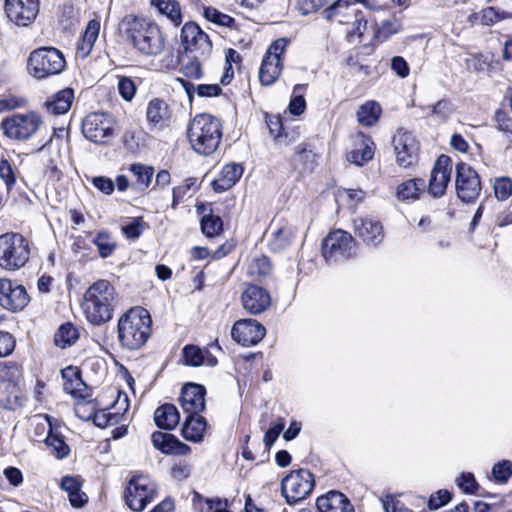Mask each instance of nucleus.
Returning a JSON list of instances; mask_svg holds the SVG:
<instances>
[{
    "instance_id": "423d86ee",
    "label": "nucleus",
    "mask_w": 512,
    "mask_h": 512,
    "mask_svg": "<svg viewBox=\"0 0 512 512\" xmlns=\"http://www.w3.org/2000/svg\"><path fill=\"white\" fill-rule=\"evenodd\" d=\"M65 67V57L55 47L37 48L30 53L27 60L28 73L39 80L59 75Z\"/></svg>"
},
{
    "instance_id": "72a5a7b5",
    "label": "nucleus",
    "mask_w": 512,
    "mask_h": 512,
    "mask_svg": "<svg viewBox=\"0 0 512 512\" xmlns=\"http://www.w3.org/2000/svg\"><path fill=\"white\" fill-rule=\"evenodd\" d=\"M425 187V181L421 178L403 181L396 188V198L402 202L418 200L424 192Z\"/></svg>"
},
{
    "instance_id": "a878e982",
    "label": "nucleus",
    "mask_w": 512,
    "mask_h": 512,
    "mask_svg": "<svg viewBox=\"0 0 512 512\" xmlns=\"http://www.w3.org/2000/svg\"><path fill=\"white\" fill-rule=\"evenodd\" d=\"M375 144L372 139L363 133H358L354 142V149L351 150L347 159L358 166L370 161L373 158Z\"/></svg>"
},
{
    "instance_id": "a18cd8bd",
    "label": "nucleus",
    "mask_w": 512,
    "mask_h": 512,
    "mask_svg": "<svg viewBox=\"0 0 512 512\" xmlns=\"http://www.w3.org/2000/svg\"><path fill=\"white\" fill-rule=\"evenodd\" d=\"M223 222L219 216L210 214L205 215L201 220L202 232L207 237H214L221 233Z\"/></svg>"
},
{
    "instance_id": "58836bf2",
    "label": "nucleus",
    "mask_w": 512,
    "mask_h": 512,
    "mask_svg": "<svg viewBox=\"0 0 512 512\" xmlns=\"http://www.w3.org/2000/svg\"><path fill=\"white\" fill-rule=\"evenodd\" d=\"M79 338L77 328L71 323H65L59 327L55 336V345L60 348H66L73 345Z\"/></svg>"
},
{
    "instance_id": "de8ad7c7",
    "label": "nucleus",
    "mask_w": 512,
    "mask_h": 512,
    "mask_svg": "<svg viewBox=\"0 0 512 512\" xmlns=\"http://www.w3.org/2000/svg\"><path fill=\"white\" fill-rule=\"evenodd\" d=\"M45 443L48 447L52 448L54 455L61 459L69 454V447L64 440L53 433H49L45 439Z\"/></svg>"
},
{
    "instance_id": "473e14b6",
    "label": "nucleus",
    "mask_w": 512,
    "mask_h": 512,
    "mask_svg": "<svg viewBox=\"0 0 512 512\" xmlns=\"http://www.w3.org/2000/svg\"><path fill=\"white\" fill-rule=\"evenodd\" d=\"M62 377L64 379L63 389L66 393L81 399L88 396L87 386L77 371L72 368L62 370Z\"/></svg>"
},
{
    "instance_id": "49530a36",
    "label": "nucleus",
    "mask_w": 512,
    "mask_h": 512,
    "mask_svg": "<svg viewBox=\"0 0 512 512\" xmlns=\"http://www.w3.org/2000/svg\"><path fill=\"white\" fill-rule=\"evenodd\" d=\"M306 85L297 84L293 89V96L289 103V110L293 115H301L306 109V102L303 93Z\"/></svg>"
},
{
    "instance_id": "e2e57ef3",
    "label": "nucleus",
    "mask_w": 512,
    "mask_h": 512,
    "mask_svg": "<svg viewBox=\"0 0 512 512\" xmlns=\"http://www.w3.org/2000/svg\"><path fill=\"white\" fill-rule=\"evenodd\" d=\"M92 184L97 190L106 195H110L115 189L114 182L110 178L104 176L94 177L92 179Z\"/></svg>"
},
{
    "instance_id": "dca6fc26",
    "label": "nucleus",
    "mask_w": 512,
    "mask_h": 512,
    "mask_svg": "<svg viewBox=\"0 0 512 512\" xmlns=\"http://www.w3.org/2000/svg\"><path fill=\"white\" fill-rule=\"evenodd\" d=\"M181 44L185 51L207 56L212 50L209 36L194 22H187L181 29Z\"/></svg>"
},
{
    "instance_id": "39448f33",
    "label": "nucleus",
    "mask_w": 512,
    "mask_h": 512,
    "mask_svg": "<svg viewBox=\"0 0 512 512\" xmlns=\"http://www.w3.org/2000/svg\"><path fill=\"white\" fill-rule=\"evenodd\" d=\"M31 248L29 241L19 233L8 232L0 235V268L15 272L29 261Z\"/></svg>"
},
{
    "instance_id": "bf43d9fd",
    "label": "nucleus",
    "mask_w": 512,
    "mask_h": 512,
    "mask_svg": "<svg viewBox=\"0 0 512 512\" xmlns=\"http://www.w3.org/2000/svg\"><path fill=\"white\" fill-rule=\"evenodd\" d=\"M391 69L392 71L404 79L407 78L410 74V68L407 61L401 56H395L391 59Z\"/></svg>"
},
{
    "instance_id": "37998d69",
    "label": "nucleus",
    "mask_w": 512,
    "mask_h": 512,
    "mask_svg": "<svg viewBox=\"0 0 512 512\" xmlns=\"http://www.w3.org/2000/svg\"><path fill=\"white\" fill-rule=\"evenodd\" d=\"M93 243L96 245L99 255L102 258H107L112 255L116 249V242L112 236L105 231L97 233L93 239Z\"/></svg>"
},
{
    "instance_id": "cd10ccee",
    "label": "nucleus",
    "mask_w": 512,
    "mask_h": 512,
    "mask_svg": "<svg viewBox=\"0 0 512 512\" xmlns=\"http://www.w3.org/2000/svg\"><path fill=\"white\" fill-rule=\"evenodd\" d=\"M290 164L299 174L310 173L316 166V155L305 143H300L290 157Z\"/></svg>"
},
{
    "instance_id": "6e6d98bb",
    "label": "nucleus",
    "mask_w": 512,
    "mask_h": 512,
    "mask_svg": "<svg viewBox=\"0 0 512 512\" xmlns=\"http://www.w3.org/2000/svg\"><path fill=\"white\" fill-rule=\"evenodd\" d=\"M119 416L108 410H100L94 413L93 422L100 428H106L118 423Z\"/></svg>"
},
{
    "instance_id": "4468645a",
    "label": "nucleus",
    "mask_w": 512,
    "mask_h": 512,
    "mask_svg": "<svg viewBox=\"0 0 512 512\" xmlns=\"http://www.w3.org/2000/svg\"><path fill=\"white\" fill-rule=\"evenodd\" d=\"M30 298L24 286L7 278H0V306L11 312L23 310Z\"/></svg>"
},
{
    "instance_id": "6e6552de",
    "label": "nucleus",
    "mask_w": 512,
    "mask_h": 512,
    "mask_svg": "<svg viewBox=\"0 0 512 512\" xmlns=\"http://www.w3.org/2000/svg\"><path fill=\"white\" fill-rule=\"evenodd\" d=\"M314 487V477L306 469L290 472L283 478L281 493L289 505L297 504L305 500Z\"/></svg>"
},
{
    "instance_id": "f8f14e48",
    "label": "nucleus",
    "mask_w": 512,
    "mask_h": 512,
    "mask_svg": "<svg viewBox=\"0 0 512 512\" xmlns=\"http://www.w3.org/2000/svg\"><path fill=\"white\" fill-rule=\"evenodd\" d=\"M354 253V238L346 231H333L323 240L322 254L327 262L345 260L350 258Z\"/></svg>"
},
{
    "instance_id": "0eeeda50",
    "label": "nucleus",
    "mask_w": 512,
    "mask_h": 512,
    "mask_svg": "<svg viewBox=\"0 0 512 512\" xmlns=\"http://www.w3.org/2000/svg\"><path fill=\"white\" fill-rule=\"evenodd\" d=\"M43 125L42 117L35 111L15 113L3 119L1 129L6 137L14 141L31 139Z\"/></svg>"
},
{
    "instance_id": "ddd939ff",
    "label": "nucleus",
    "mask_w": 512,
    "mask_h": 512,
    "mask_svg": "<svg viewBox=\"0 0 512 512\" xmlns=\"http://www.w3.org/2000/svg\"><path fill=\"white\" fill-rule=\"evenodd\" d=\"M455 187L458 198L465 203L474 202L482 189L479 175L464 162H460L456 166Z\"/></svg>"
},
{
    "instance_id": "f03ea898",
    "label": "nucleus",
    "mask_w": 512,
    "mask_h": 512,
    "mask_svg": "<svg viewBox=\"0 0 512 512\" xmlns=\"http://www.w3.org/2000/svg\"><path fill=\"white\" fill-rule=\"evenodd\" d=\"M114 287L107 280H98L85 292L82 309L89 322L101 325L111 320L115 302Z\"/></svg>"
},
{
    "instance_id": "6ab92c4d",
    "label": "nucleus",
    "mask_w": 512,
    "mask_h": 512,
    "mask_svg": "<svg viewBox=\"0 0 512 512\" xmlns=\"http://www.w3.org/2000/svg\"><path fill=\"white\" fill-rule=\"evenodd\" d=\"M266 329L255 319H240L231 329L232 338L242 346H254L265 336Z\"/></svg>"
},
{
    "instance_id": "13d9d810",
    "label": "nucleus",
    "mask_w": 512,
    "mask_h": 512,
    "mask_svg": "<svg viewBox=\"0 0 512 512\" xmlns=\"http://www.w3.org/2000/svg\"><path fill=\"white\" fill-rule=\"evenodd\" d=\"M122 231L127 238L137 239L140 237L143 231V220L142 218H134L128 224L122 227Z\"/></svg>"
},
{
    "instance_id": "c756f323",
    "label": "nucleus",
    "mask_w": 512,
    "mask_h": 512,
    "mask_svg": "<svg viewBox=\"0 0 512 512\" xmlns=\"http://www.w3.org/2000/svg\"><path fill=\"white\" fill-rule=\"evenodd\" d=\"M207 429L206 419L199 414H188L183 428V437L191 442L199 443L204 438V433Z\"/></svg>"
},
{
    "instance_id": "5fc2aeb1",
    "label": "nucleus",
    "mask_w": 512,
    "mask_h": 512,
    "mask_svg": "<svg viewBox=\"0 0 512 512\" xmlns=\"http://www.w3.org/2000/svg\"><path fill=\"white\" fill-rule=\"evenodd\" d=\"M267 125L270 131V134L274 137V139L278 142V144L287 145L289 142L286 140L287 135L283 134L282 122L279 117H272L267 121Z\"/></svg>"
},
{
    "instance_id": "393cba45",
    "label": "nucleus",
    "mask_w": 512,
    "mask_h": 512,
    "mask_svg": "<svg viewBox=\"0 0 512 512\" xmlns=\"http://www.w3.org/2000/svg\"><path fill=\"white\" fill-rule=\"evenodd\" d=\"M151 439L154 447L164 454L187 455L191 450L187 444L169 433L154 432Z\"/></svg>"
},
{
    "instance_id": "3c124183",
    "label": "nucleus",
    "mask_w": 512,
    "mask_h": 512,
    "mask_svg": "<svg viewBox=\"0 0 512 512\" xmlns=\"http://www.w3.org/2000/svg\"><path fill=\"white\" fill-rule=\"evenodd\" d=\"M492 476L497 483H506L512 476V462L502 460L496 463L492 468Z\"/></svg>"
},
{
    "instance_id": "5701e85b",
    "label": "nucleus",
    "mask_w": 512,
    "mask_h": 512,
    "mask_svg": "<svg viewBox=\"0 0 512 512\" xmlns=\"http://www.w3.org/2000/svg\"><path fill=\"white\" fill-rule=\"evenodd\" d=\"M204 386L195 383H188L182 388L180 403L185 413L199 414L205 409Z\"/></svg>"
},
{
    "instance_id": "c9c22d12",
    "label": "nucleus",
    "mask_w": 512,
    "mask_h": 512,
    "mask_svg": "<svg viewBox=\"0 0 512 512\" xmlns=\"http://www.w3.org/2000/svg\"><path fill=\"white\" fill-rule=\"evenodd\" d=\"M154 420L159 428L172 430L178 425L180 415L173 404L167 403L155 410Z\"/></svg>"
},
{
    "instance_id": "e433bc0d",
    "label": "nucleus",
    "mask_w": 512,
    "mask_h": 512,
    "mask_svg": "<svg viewBox=\"0 0 512 512\" xmlns=\"http://www.w3.org/2000/svg\"><path fill=\"white\" fill-rule=\"evenodd\" d=\"M150 4L174 26L182 23L181 6L176 0H151Z\"/></svg>"
},
{
    "instance_id": "7ed1b4c3",
    "label": "nucleus",
    "mask_w": 512,
    "mask_h": 512,
    "mask_svg": "<svg viewBox=\"0 0 512 512\" xmlns=\"http://www.w3.org/2000/svg\"><path fill=\"white\" fill-rule=\"evenodd\" d=\"M187 136L192 149L196 153L210 155L221 142V122L209 114L196 115L189 123Z\"/></svg>"
},
{
    "instance_id": "09e8293b",
    "label": "nucleus",
    "mask_w": 512,
    "mask_h": 512,
    "mask_svg": "<svg viewBox=\"0 0 512 512\" xmlns=\"http://www.w3.org/2000/svg\"><path fill=\"white\" fill-rule=\"evenodd\" d=\"M495 197L506 201L512 195V180L509 177H498L493 184Z\"/></svg>"
},
{
    "instance_id": "f3484780",
    "label": "nucleus",
    "mask_w": 512,
    "mask_h": 512,
    "mask_svg": "<svg viewBox=\"0 0 512 512\" xmlns=\"http://www.w3.org/2000/svg\"><path fill=\"white\" fill-rule=\"evenodd\" d=\"M393 146L400 166L407 168L417 161L419 144L411 132L399 129L393 137Z\"/></svg>"
},
{
    "instance_id": "052dcab7",
    "label": "nucleus",
    "mask_w": 512,
    "mask_h": 512,
    "mask_svg": "<svg viewBox=\"0 0 512 512\" xmlns=\"http://www.w3.org/2000/svg\"><path fill=\"white\" fill-rule=\"evenodd\" d=\"M285 428V422L283 419H280L278 423L272 426L264 435L263 441L267 448H270L274 442L277 440L280 433Z\"/></svg>"
},
{
    "instance_id": "c85d7f7f",
    "label": "nucleus",
    "mask_w": 512,
    "mask_h": 512,
    "mask_svg": "<svg viewBox=\"0 0 512 512\" xmlns=\"http://www.w3.org/2000/svg\"><path fill=\"white\" fill-rule=\"evenodd\" d=\"M243 167L240 164L232 163L225 165L217 179L212 182L215 192H224L233 187L243 174Z\"/></svg>"
},
{
    "instance_id": "864d4df0",
    "label": "nucleus",
    "mask_w": 512,
    "mask_h": 512,
    "mask_svg": "<svg viewBox=\"0 0 512 512\" xmlns=\"http://www.w3.org/2000/svg\"><path fill=\"white\" fill-rule=\"evenodd\" d=\"M118 91L121 97L126 101H131L136 93L134 81L126 76H118Z\"/></svg>"
},
{
    "instance_id": "9b49d317",
    "label": "nucleus",
    "mask_w": 512,
    "mask_h": 512,
    "mask_svg": "<svg viewBox=\"0 0 512 512\" xmlns=\"http://www.w3.org/2000/svg\"><path fill=\"white\" fill-rule=\"evenodd\" d=\"M287 45L288 41L285 38H279L269 46L259 69V81L262 85H272L281 75L283 69L281 57Z\"/></svg>"
},
{
    "instance_id": "680f3d73",
    "label": "nucleus",
    "mask_w": 512,
    "mask_h": 512,
    "mask_svg": "<svg viewBox=\"0 0 512 512\" xmlns=\"http://www.w3.org/2000/svg\"><path fill=\"white\" fill-rule=\"evenodd\" d=\"M430 115H435L441 118H446L451 113V104L447 100H439L436 104L428 106Z\"/></svg>"
},
{
    "instance_id": "4be33fe9",
    "label": "nucleus",
    "mask_w": 512,
    "mask_h": 512,
    "mask_svg": "<svg viewBox=\"0 0 512 512\" xmlns=\"http://www.w3.org/2000/svg\"><path fill=\"white\" fill-rule=\"evenodd\" d=\"M357 3H361L366 7H369L368 2L366 0H354ZM350 0H338V2L330 8V15L337 16L341 14L342 9L351 10V13L354 16V21L350 22L349 20H341L339 19V23L343 24H352L351 30L347 32L348 38L352 39L353 37L360 38L367 28V20L365 19L363 13L356 9H351L349 6Z\"/></svg>"
},
{
    "instance_id": "f704fd0d",
    "label": "nucleus",
    "mask_w": 512,
    "mask_h": 512,
    "mask_svg": "<svg viewBox=\"0 0 512 512\" xmlns=\"http://www.w3.org/2000/svg\"><path fill=\"white\" fill-rule=\"evenodd\" d=\"M183 358L185 364L188 366H215L217 358L213 356L208 350H202L198 346L187 345L183 348Z\"/></svg>"
},
{
    "instance_id": "603ef678",
    "label": "nucleus",
    "mask_w": 512,
    "mask_h": 512,
    "mask_svg": "<svg viewBox=\"0 0 512 512\" xmlns=\"http://www.w3.org/2000/svg\"><path fill=\"white\" fill-rule=\"evenodd\" d=\"M17 178V172L10 162L5 159L0 161V179L5 183L7 190H11Z\"/></svg>"
},
{
    "instance_id": "2eb2a0df",
    "label": "nucleus",
    "mask_w": 512,
    "mask_h": 512,
    "mask_svg": "<svg viewBox=\"0 0 512 512\" xmlns=\"http://www.w3.org/2000/svg\"><path fill=\"white\" fill-rule=\"evenodd\" d=\"M39 4V0H5L4 10L9 21L27 27L35 21Z\"/></svg>"
},
{
    "instance_id": "0e129e2a",
    "label": "nucleus",
    "mask_w": 512,
    "mask_h": 512,
    "mask_svg": "<svg viewBox=\"0 0 512 512\" xmlns=\"http://www.w3.org/2000/svg\"><path fill=\"white\" fill-rule=\"evenodd\" d=\"M457 484L465 493H474L477 488L476 480L471 473H463L457 479Z\"/></svg>"
},
{
    "instance_id": "338daca9",
    "label": "nucleus",
    "mask_w": 512,
    "mask_h": 512,
    "mask_svg": "<svg viewBox=\"0 0 512 512\" xmlns=\"http://www.w3.org/2000/svg\"><path fill=\"white\" fill-rule=\"evenodd\" d=\"M221 93V87L218 84H199L197 85V94L200 97H215Z\"/></svg>"
},
{
    "instance_id": "b1692460",
    "label": "nucleus",
    "mask_w": 512,
    "mask_h": 512,
    "mask_svg": "<svg viewBox=\"0 0 512 512\" xmlns=\"http://www.w3.org/2000/svg\"><path fill=\"white\" fill-rule=\"evenodd\" d=\"M320 512H355L350 500L341 492L330 491L316 501Z\"/></svg>"
},
{
    "instance_id": "bb28decb",
    "label": "nucleus",
    "mask_w": 512,
    "mask_h": 512,
    "mask_svg": "<svg viewBox=\"0 0 512 512\" xmlns=\"http://www.w3.org/2000/svg\"><path fill=\"white\" fill-rule=\"evenodd\" d=\"M171 110L162 99L154 98L149 101L146 108V119L154 127H166L169 125Z\"/></svg>"
},
{
    "instance_id": "7c9ffc66",
    "label": "nucleus",
    "mask_w": 512,
    "mask_h": 512,
    "mask_svg": "<svg viewBox=\"0 0 512 512\" xmlns=\"http://www.w3.org/2000/svg\"><path fill=\"white\" fill-rule=\"evenodd\" d=\"M99 32L100 22L95 19L90 20L76 46V56L78 58L85 59L91 53Z\"/></svg>"
},
{
    "instance_id": "79ce46f5",
    "label": "nucleus",
    "mask_w": 512,
    "mask_h": 512,
    "mask_svg": "<svg viewBox=\"0 0 512 512\" xmlns=\"http://www.w3.org/2000/svg\"><path fill=\"white\" fill-rule=\"evenodd\" d=\"M203 16L207 21L218 26L232 28L235 25L233 17L211 6L203 7Z\"/></svg>"
},
{
    "instance_id": "1a4fd4ad",
    "label": "nucleus",
    "mask_w": 512,
    "mask_h": 512,
    "mask_svg": "<svg viewBox=\"0 0 512 512\" xmlns=\"http://www.w3.org/2000/svg\"><path fill=\"white\" fill-rule=\"evenodd\" d=\"M156 485L145 475L133 476L125 491V502L128 507L141 512L154 500Z\"/></svg>"
},
{
    "instance_id": "412c9836",
    "label": "nucleus",
    "mask_w": 512,
    "mask_h": 512,
    "mask_svg": "<svg viewBox=\"0 0 512 512\" xmlns=\"http://www.w3.org/2000/svg\"><path fill=\"white\" fill-rule=\"evenodd\" d=\"M243 308L252 315L266 311L271 305L270 293L257 285H249L241 295Z\"/></svg>"
},
{
    "instance_id": "8fccbe9b",
    "label": "nucleus",
    "mask_w": 512,
    "mask_h": 512,
    "mask_svg": "<svg viewBox=\"0 0 512 512\" xmlns=\"http://www.w3.org/2000/svg\"><path fill=\"white\" fill-rule=\"evenodd\" d=\"M512 18V13L499 12L494 7H487L481 11L480 21L485 26H491L500 20Z\"/></svg>"
},
{
    "instance_id": "20e7f679",
    "label": "nucleus",
    "mask_w": 512,
    "mask_h": 512,
    "mask_svg": "<svg viewBox=\"0 0 512 512\" xmlns=\"http://www.w3.org/2000/svg\"><path fill=\"white\" fill-rule=\"evenodd\" d=\"M151 324L152 320L146 309H130L118 322V337L121 344L130 350L141 348L151 334Z\"/></svg>"
},
{
    "instance_id": "ea45409f",
    "label": "nucleus",
    "mask_w": 512,
    "mask_h": 512,
    "mask_svg": "<svg viewBox=\"0 0 512 512\" xmlns=\"http://www.w3.org/2000/svg\"><path fill=\"white\" fill-rule=\"evenodd\" d=\"M272 270L269 259L264 255L252 257L247 265V273L253 278H261L270 274Z\"/></svg>"
},
{
    "instance_id": "2f4dec72",
    "label": "nucleus",
    "mask_w": 512,
    "mask_h": 512,
    "mask_svg": "<svg viewBox=\"0 0 512 512\" xmlns=\"http://www.w3.org/2000/svg\"><path fill=\"white\" fill-rule=\"evenodd\" d=\"M74 91L71 88H65L57 92L51 99L45 102L47 111L53 115L66 114L72 105Z\"/></svg>"
},
{
    "instance_id": "9d476101",
    "label": "nucleus",
    "mask_w": 512,
    "mask_h": 512,
    "mask_svg": "<svg viewBox=\"0 0 512 512\" xmlns=\"http://www.w3.org/2000/svg\"><path fill=\"white\" fill-rule=\"evenodd\" d=\"M82 133L95 144H106L115 136L114 120L108 113H91L82 122Z\"/></svg>"
},
{
    "instance_id": "a19ab883",
    "label": "nucleus",
    "mask_w": 512,
    "mask_h": 512,
    "mask_svg": "<svg viewBox=\"0 0 512 512\" xmlns=\"http://www.w3.org/2000/svg\"><path fill=\"white\" fill-rule=\"evenodd\" d=\"M402 24L400 19L395 15L390 16L388 19L381 22L379 25L375 37L379 41H386L389 37L400 32Z\"/></svg>"
},
{
    "instance_id": "aec40b11",
    "label": "nucleus",
    "mask_w": 512,
    "mask_h": 512,
    "mask_svg": "<svg viewBox=\"0 0 512 512\" xmlns=\"http://www.w3.org/2000/svg\"><path fill=\"white\" fill-rule=\"evenodd\" d=\"M355 235L368 246H378L384 240L382 223L371 216L356 217L353 221Z\"/></svg>"
},
{
    "instance_id": "4c0bfd02",
    "label": "nucleus",
    "mask_w": 512,
    "mask_h": 512,
    "mask_svg": "<svg viewBox=\"0 0 512 512\" xmlns=\"http://www.w3.org/2000/svg\"><path fill=\"white\" fill-rule=\"evenodd\" d=\"M381 115V107L376 101H367L357 111V120L363 126H373Z\"/></svg>"
},
{
    "instance_id": "4d7b16f0",
    "label": "nucleus",
    "mask_w": 512,
    "mask_h": 512,
    "mask_svg": "<svg viewBox=\"0 0 512 512\" xmlns=\"http://www.w3.org/2000/svg\"><path fill=\"white\" fill-rule=\"evenodd\" d=\"M16 341L12 334L0 331V358L10 355L15 349Z\"/></svg>"
},
{
    "instance_id": "774afa93",
    "label": "nucleus",
    "mask_w": 512,
    "mask_h": 512,
    "mask_svg": "<svg viewBox=\"0 0 512 512\" xmlns=\"http://www.w3.org/2000/svg\"><path fill=\"white\" fill-rule=\"evenodd\" d=\"M184 75L188 78L200 79L203 75L201 65L198 61H189L183 68Z\"/></svg>"
},
{
    "instance_id": "f257e3e1",
    "label": "nucleus",
    "mask_w": 512,
    "mask_h": 512,
    "mask_svg": "<svg viewBox=\"0 0 512 512\" xmlns=\"http://www.w3.org/2000/svg\"><path fill=\"white\" fill-rule=\"evenodd\" d=\"M122 24L128 40L140 54L156 57L164 51V34L153 21L128 15L124 18Z\"/></svg>"
},
{
    "instance_id": "69168bd1",
    "label": "nucleus",
    "mask_w": 512,
    "mask_h": 512,
    "mask_svg": "<svg viewBox=\"0 0 512 512\" xmlns=\"http://www.w3.org/2000/svg\"><path fill=\"white\" fill-rule=\"evenodd\" d=\"M240 60L239 53L234 49H229L226 53V63L229 65L226 69L225 75L221 79L222 84H228L230 82V78L233 76V71L231 67V63L238 62Z\"/></svg>"
},
{
    "instance_id": "c03bdc74",
    "label": "nucleus",
    "mask_w": 512,
    "mask_h": 512,
    "mask_svg": "<svg viewBox=\"0 0 512 512\" xmlns=\"http://www.w3.org/2000/svg\"><path fill=\"white\" fill-rule=\"evenodd\" d=\"M130 172L136 177V184L139 189L144 190L148 188L153 177V168L142 164H132Z\"/></svg>"
},
{
    "instance_id": "a211bd4d",
    "label": "nucleus",
    "mask_w": 512,
    "mask_h": 512,
    "mask_svg": "<svg viewBox=\"0 0 512 512\" xmlns=\"http://www.w3.org/2000/svg\"><path fill=\"white\" fill-rule=\"evenodd\" d=\"M453 166L449 156L441 155L438 157L431 171L428 192L434 198H441L451 181Z\"/></svg>"
}]
</instances>
